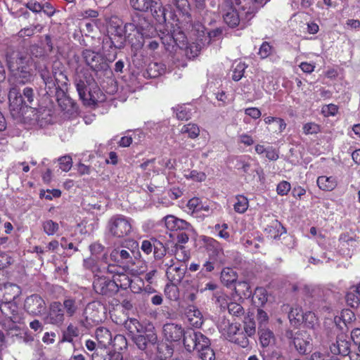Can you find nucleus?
Here are the masks:
<instances>
[{"instance_id":"1","label":"nucleus","mask_w":360,"mask_h":360,"mask_svg":"<svg viewBox=\"0 0 360 360\" xmlns=\"http://www.w3.org/2000/svg\"><path fill=\"white\" fill-rule=\"evenodd\" d=\"M163 335L167 341L176 342L183 337V343L188 352L196 350L202 360H214L215 354L210 347V340L202 333L192 329L184 330L175 323H166L162 328Z\"/></svg>"},{"instance_id":"2","label":"nucleus","mask_w":360,"mask_h":360,"mask_svg":"<svg viewBox=\"0 0 360 360\" xmlns=\"http://www.w3.org/2000/svg\"><path fill=\"white\" fill-rule=\"evenodd\" d=\"M20 294V288L15 284L0 285V310L11 322V326H8V330H19L23 323L22 314L19 313L15 301Z\"/></svg>"},{"instance_id":"3","label":"nucleus","mask_w":360,"mask_h":360,"mask_svg":"<svg viewBox=\"0 0 360 360\" xmlns=\"http://www.w3.org/2000/svg\"><path fill=\"white\" fill-rule=\"evenodd\" d=\"M248 7L241 0H225L222 5L223 18L230 27H236L240 23L245 26L251 18H246Z\"/></svg>"},{"instance_id":"4","label":"nucleus","mask_w":360,"mask_h":360,"mask_svg":"<svg viewBox=\"0 0 360 360\" xmlns=\"http://www.w3.org/2000/svg\"><path fill=\"white\" fill-rule=\"evenodd\" d=\"M8 68L15 81L25 84L33 78L32 73V60L28 57H23L19 53L13 54L7 58Z\"/></svg>"},{"instance_id":"5","label":"nucleus","mask_w":360,"mask_h":360,"mask_svg":"<svg viewBox=\"0 0 360 360\" xmlns=\"http://www.w3.org/2000/svg\"><path fill=\"white\" fill-rule=\"evenodd\" d=\"M9 108L13 117L22 115L24 110L31 108L34 100L33 89L26 87L22 95L16 88H12L8 94Z\"/></svg>"},{"instance_id":"6","label":"nucleus","mask_w":360,"mask_h":360,"mask_svg":"<svg viewBox=\"0 0 360 360\" xmlns=\"http://www.w3.org/2000/svg\"><path fill=\"white\" fill-rule=\"evenodd\" d=\"M218 329L226 340L245 348L249 345L248 338L240 329L238 323H231L226 319H221L218 324Z\"/></svg>"},{"instance_id":"7","label":"nucleus","mask_w":360,"mask_h":360,"mask_svg":"<svg viewBox=\"0 0 360 360\" xmlns=\"http://www.w3.org/2000/svg\"><path fill=\"white\" fill-rule=\"evenodd\" d=\"M134 30V23H127L123 25L122 22L117 19L112 20L109 27V32L111 35L112 42L114 44L115 46L119 49L123 47L126 41V34L129 31Z\"/></svg>"},{"instance_id":"8","label":"nucleus","mask_w":360,"mask_h":360,"mask_svg":"<svg viewBox=\"0 0 360 360\" xmlns=\"http://www.w3.org/2000/svg\"><path fill=\"white\" fill-rule=\"evenodd\" d=\"M131 219L124 215H115L108 221V230L115 237L122 238L132 231Z\"/></svg>"},{"instance_id":"9","label":"nucleus","mask_w":360,"mask_h":360,"mask_svg":"<svg viewBox=\"0 0 360 360\" xmlns=\"http://www.w3.org/2000/svg\"><path fill=\"white\" fill-rule=\"evenodd\" d=\"M153 34V27L145 20H141L138 25H135V30L129 31L126 34V41L132 46H141L144 37H149Z\"/></svg>"},{"instance_id":"10","label":"nucleus","mask_w":360,"mask_h":360,"mask_svg":"<svg viewBox=\"0 0 360 360\" xmlns=\"http://www.w3.org/2000/svg\"><path fill=\"white\" fill-rule=\"evenodd\" d=\"M167 37L169 39V41H173L178 47L181 49L186 48V54L189 58L196 57L201 49L200 45L195 43H192L189 44L188 46H186V37L184 32L179 30V27L171 30Z\"/></svg>"},{"instance_id":"11","label":"nucleus","mask_w":360,"mask_h":360,"mask_svg":"<svg viewBox=\"0 0 360 360\" xmlns=\"http://www.w3.org/2000/svg\"><path fill=\"white\" fill-rule=\"evenodd\" d=\"M76 87L80 98L84 104L91 105L105 101V95L99 88L95 86L93 89L87 91L84 82L82 80L77 82Z\"/></svg>"},{"instance_id":"12","label":"nucleus","mask_w":360,"mask_h":360,"mask_svg":"<svg viewBox=\"0 0 360 360\" xmlns=\"http://www.w3.org/2000/svg\"><path fill=\"white\" fill-rule=\"evenodd\" d=\"M164 266L166 267V276L168 280L173 284H179L183 279L186 273L185 265L175 262L173 259H165Z\"/></svg>"},{"instance_id":"13","label":"nucleus","mask_w":360,"mask_h":360,"mask_svg":"<svg viewBox=\"0 0 360 360\" xmlns=\"http://www.w3.org/2000/svg\"><path fill=\"white\" fill-rule=\"evenodd\" d=\"M135 252L133 250L122 247L114 248L110 253V259L112 262L127 268L135 264Z\"/></svg>"},{"instance_id":"14","label":"nucleus","mask_w":360,"mask_h":360,"mask_svg":"<svg viewBox=\"0 0 360 360\" xmlns=\"http://www.w3.org/2000/svg\"><path fill=\"white\" fill-rule=\"evenodd\" d=\"M102 273L96 274L93 283L94 290L101 295H107L111 292H115L112 276H108L105 274L107 273V266L103 267Z\"/></svg>"},{"instance_id":"15","label":"nucleus","mask_w":360,"mask_h":360,"mask_svg":"<svg viewBox=\"0 0 360 360\" xmlns=\"http://www.w3.org/2000/svg\"><path fill=\"white\" fill-rule=\"evenodd\" d=\"M202 241L210 259L216 261L218 263H223L224 262L223 248L218 241L212 238L205 236H202Z\"/></svg>"},{"instance_id":"16","label":"nucleus","mask_w":360,"mask_h":360,"mask_svg":"<svg viewBox=\"0 0 360 360\" xmlns=\"http://www.w3.org/2000/svg\"><path fill=\"white\" fill-rule=\"evenodd\" d=\"M117 267L114 265H107V273L112 276L115 291L117 288L127 289L131 284V278L124 272L117 271Z\"/></svg>"},{"instance_id":"17","label":"nucleus","mask_w":360,"mask_h":360,"mask_svg":"<svg viewBox=\"0 0 360 360\" xmlns=\"http://www.w3.org/2000/svg\"><path fill=\"white\" fill-rule=\"evenodd\" d=\"M25 309L30 314L39 315L46 309L44 300L38 295H32L26 298Z\"/></svg>"},{"instance_id":"18","label":"nucleus","mask_w":360,"mask_h":360,"mask_svg":"<svg viewBox=\"0 0 360 360\" xmlns=\"http://www.w3.org/2000/svg\"><path fill=\"white\" fill-rule=\"evenodd\" d=\"M40 75L46 87L49 90H51L56 85L58 87H61L63 84H66L67 77L62 72H60L58 74L55 72L54 76L52 77L47 70H40Z\"/></svg>"},{"instance_id":"19","label":"nucleus","mask_w":360,"mask_h":360,"mask_svg":"<svg viewBox=\"0 0 360 360\" xmlns=\"http://www.w3.org/2000/svg\"><path fill=\"white\" fill-rule=\"evenodd\" d=\"M311 340L310 335L305 331H298L293 337L294 345L301 354H306L311 349Z\"/></svg>"},{"instance_id":"20","label":"nucleus","mask_w":360,"mask_h":360,"mask_svg":"<svg viewBox=\"0 0 360 360\" xmlns=\"http://www.w3.org/2000/svg\"><path fill=\"white\" fill-rule=\"evenodd\" d=\"M351 343L349 338L345 333H341L337 336L336 343L330 346V352L333 354L346 356L350 352Z\"/></svg>"},{"instance_id":"21","label":"nucleus","mask_w":360,"mask_h":360,"mask_svg":"<svg viewBox=\"0 0 360 360\" xmlns=\"http://www.w3.org/2000/svg\"><path fill=\"white\" fill-rule=\"evenodd\" d=\"M258 333L259 343L264 349V352H266L269 355L270 350L274 349L276 345V337L274 333L268 328H259Z\"/></svg>"},{"instance_id":"22","label":"nucleus","mask_w":360,"mask_h":360,"mask_svg":"<svg viewBox=\"0 0 360 360\" xmlns=\"http://www.w3.org/2000/svg\"><path fill=\"white\" fill-rule=\"evenodd\" d=\"M165 227L170 231L187 230L193 231V228L189 223L185 220L179 219L174 215H167L164 217Z\"/></svg>"},{"instance_id":"23","label":"nucleus","mask_w":360,"mask_h":360,"mask_svg":"<svg viewBox=\"0 0 360 360\" xmlns=\"http://www.w3.org/2000/svg\"><path fill=\"white\" fill-rule=\"evenodd\" d=\"M48 319L52 324H60L63 322L64 311L62 304L55 302L51 304Z\"/></svg>"},{"instance_id":"24","label":"nucleus","mask_w":360,"mask_h":360,"mask_svg":"<svg viewBox=\"0 0 360 360\" xmlns=\"http://www.w3.org/2000/svg\"><path fill=\"white\" fill-rule=\"evenodd\" d=\"M95 336L100 347L106 348L112 342V334L110 330L103 326L97 328L95 330Z\"/></svg>"},{"instance_id":"25","label":"nucleus","mask_w":360,"mask_h":360,"mask_svg":"<svg viewBox=\"0 0 360 360\" xmlns=\"http://www.w3.org/2000/svg\"><path fill=\"white\" fill-rule=\"evenodd\" d=\"M186 316L188 323L195 328H200L203 323V317L199 309L193 306L189 305L186 310Z\"/></svg>"},{"instance_id":"26","label":"nucleus","mask_w":360,"mask_h":360,"mask_svg":"<svg viewBox=\"0 0 360 360\" xmlns=\"http://www.w3.org/2000/svg\"><path fill=\"white\" fill-rule=\"evenodd\" d=\"M316 184L321 190L331 191L336 188L338 181L336 177L333 176H320L317 178Z\"/></svg>"},{"instance_id":"27","label":"nucleus","mask_w":360,"mask_h":360,"mask_svg":"<svg viewBox=\"0 0 360 360\" xmlns=\"http://www.w3.org/2000/svg\"><path fill=\"white\" fill-rule=\"evenodd\" d=\"M153 160L156 167V175L163 174L166 170H170L174 167L170 158L159 157Z\"/></svg>"},{"instance_id":"28","label":"nucleus","mask_w":360,"mask_h":360,"mask_svg":"<svg viewBox=\"0 0 360 360\" xmlns=\"http://www.w3.org/2000/svg\"><path fill=\"white\" fill-rule=\"evenodd\" d=\"M347 302L352 307H357L360 303V283L349 289L346 295Z\"/></svg>"},{"instance_id":"29","label":"nucleus","mask_w":360,"mask_h":360,"mask_svg":"<svg viewBox=\"0 0 360 360\" xmlns=\"http://www.w3.org/2000/svg\"><path fill=\"white\" fill-rule=\"evenodd\" d=\"M243 4L248 7L245 12L246 18H252L253 14L257 11L259 6L266 4L268 0H241Z\"/></svg>"},{"instance_id":"30","label":"nucleus","mask_w":360,"mask_h":360,"mask_svg":"<svg viewBox=\"0 0 360 360\" xmlns=\"http://www.w3.org/2000/svg\"><path fill=\"white\" fill-rule=\"evenodd\" d=\"M166 71L165 64L158 62H151L149 63L147 69V72L150 77H158Z\"/></svg>"},{"instance_id":"31","label":"nucleus","mask_w":360,"mask_h":360,"mask_svg":"<svg viewBox=\"0 0 360 360\" xmlns=\"http://www.w3.org/2000/svg\"><path fill=\"white\" fill-rule=\"evenodd\" d=\"M234 210L239 214H243L246 212L249 207V201L248 198L243 195H238L235 198V202L233 205Z\"/></svg>"},{"instance_id":"32","label":"nucleus","mask_w":360,"mask_h":360,"mask_svg":"<svg viewBox=\"0 0 360 360\" xmlns=\"http://www.w3.org/2000/svg\"><path fill=\"white\" fill-rule=\"evenodd\" d=\"M130 4L135 10L146 11L149 8L152 9L158 4L151 0H130Z\"/></svg>"},{"instance_id":"33","label":"nucleus","mask_w":360,"mask_h":360,"mask_svg":"<svg viewBox=\"0 0 360 360\" xmlns=\"http://www.w3.org/2000/svg\"><path fill=\"white\" fill-rule=\"evenodd\" d=\"M180 133L187 134L188 137L192 139H196L200 134L199 127L193 123L184 124L180 129Z\"/></svg>"},{"instance_id":"34","label":"nucleus","mask_w":360,"mask_h":360,"mask_svg":"<svg viewBox=\"0 0 360 360\" xmlns=\"http://www.w3.org/2000/svg\"><path fill=\"white\" fill-rule=\"evenodd\" d=\"M237 280L236 273L230 268H224L221 273V281L226 286L236 282Z\"/></svg>"},{"instance_id":"35","label":"nucleus","mask_w":360,"mask_h":360,"mask_svg":"<svg viewBox=\"0 0 360 360\" xmlns=\"http://www.w3.org/2000/svg\"><path fill=\"white\" fill-rule=\"evenodd\" d=\"M304 314L303 313L301 308L295 307L292 308L288 314L289 320L292 325L297 326L302 323Z\"/></svg>"},{"instance_id":"36","label":"nucleus","mask_w":360,"mask_h":360,"mask_svg":"<svg viewBox=\"0 0 360 360\" xmlns=\"http://www.w3.org/2000/svg\"><path fill=\"white\" fill-rule=\"evenodd\" d=\"M79 335V330L78 327L70 324L67 329L63 332L62 342H72L74 338Z\"/></svg>"},{"instance_id":"37","label":"nucleus","mask_w":360,"mask_h":360,"mask_svg":"<svg viewBox=\"0 0 360 360\" xmlns=\"http://www.w3.org/2000/svg\"><path fill=\"white\" fill-rule=\"evenodd\" d=\"M125 328L133 335L136 333H142L143 332V327L136 319H129L125 322Z\"/></svg>"},{"instance_id":"38","label":"nucleus","mask_w":360,"mask_h":360,"mask_svg":"<svg viewBox=\"0 0 360 360\" xmlns=\"http://www.w3.org/2000/svg\"><path fill=\"white\" fill-rule=\"evenodd\" d=\"M98 259L94 257H89L84 260V266L86 269H90L95 275L96 274L102 273L103 266H98Z\"/></svg>"},{"instance_id":"39","label":"nucleus","mask_w":360,"mask_h":360,"mask_svg":"<svg viewBox=\"0 0 360 360\" xmlns=\"http://www.w3.org/2000/svg\"><path fill=\"white\" fill-rule=\"evenodd\" d=\"M246 65L242 61H235L233 64L232 79L234 81H239L243 76Z\"/></svg>"},{"instance_id":"40","label":"nucleus","mask_w":360,"mask_h":360,"mask_svg":"<svg viewBox=\"0 0 360 360\" xmlns=\"http://www.w3.org/2000/svg\"><path fill=\"white\" fill-rule=\"evenodd\" d=\"M184 176L188 179L195 182H202L205 180L206 175L204 172L197 170H185Z\"/></svg>"},{"instance_id":"41","label":"nucleus","mask_w":360,"mask_h":360,"mask_svg":"<svg viewBox=\"0 0 360 360\" xmlns=\"http://www.w3.org/2000/svg\"><path fill=\"white\" fill-rule=\"evenodd\" d=\"M172 251L174 253L176 259L179 262H186L190 257L189 252L181 245L176 244L174 250Z\"/></svg>"},{"instance_id":"42","label":"nucleus","mask_w":360,"mask_h":360,"mask_svg":"<svg viewBox=\"0 0 360 360\" xmlns=\"http://www.w3.org/2000/svg\"><path fill=\"white\" fill-rule=\"evenodd\" d=\"M82 56L88 65L92 68H95L96 67V62L99 58L98 53L91 50H85L83 51Z\"/></svg>"},{"instance_id":"43","label":"nucleus","mask_w":360,"mask_h":360,"mask_svg":"<svg viewBox=\"0 0 360 360\" xmlns=\"http://www.w3.org/2000/svg\"><path fill=\"white\" fill-rule=\"evenodd\" d=\"M187 207L189 211L199 212L200 210H208V207L205 206L198 198H193L190 199L187 203Z\"/></svg>"},{"instance_id":"44","label":"nucleus","mask_w":360,"mask_h":360,"mask_svg":"<svg viewBox=\"0 0 360 360\" xmlns=\"http://www.w3.org/2000/svg\"><path fill=\"white\" fill-rule=\"evenodd\" d=\"M140 168L148 176L152 174L156 175V167L153 158L145 160L140 165Z\"/></svg>"},{"instance_id":"45","label":"nucleus","mask_w":360,"mask_h":360,"mask_svg":"<svg viewBox=\"0 0 360 360\" xmlns=\"http://www.w3.org/2000/svg\"><path fill=\"white\" fill-rule=\"evenodd\" d=\"M42 227L44 231L48 236H53L58 232L59 229V224L53 220L49 219L43 222Z\"/></svg>"},{"instance_id":"46","label":"nucleus","mask_w":360,"mask_h":360,"mask_svg":"<svg viewBox=\"0 0 360 360\" xmlns=\"http://www.w3.org/2000/svg\"><path fill=\"white\" fill-rule=\"evenodd\" d=\"M244 334L246 337H252L255 334L256 326L254 319L251 317H245L244 321Z\"/></svg>"},{"instance_id":"47","label":"nucleus","mask_w":360,"mask_h":360,"mask_svg":"<svg viewBox=\"0 0 360 360\" xmlns=\"http://www.w3.org/2000/svg\"><path fill=\"white\" fill-rule=\"evenodd\" d=\"M63 311L65 310L68 316H72L77 311L78 306L75 300L72 299H67L63 302Z\"/></svg>"},{"instance_id":"48","label":"nucleus","mask_w":360,"mask_h":360,"mask_svg":"<svg viewBox=\"0 0 360 360\" xmlns=\"http://www.w3.org/2000/svg\"><path fill=\"white\" fill-rule=\"evenodd\" d=\"M221 307L225 309L227 307L229 312L236 316H239L243 314V308L239 304L236 302H230L229 304H221Z\"/></svg>"},{"instance_id":"49","label":"nucleus","mask_w":360,"mask_h":360,"mask_svg":"<svg viewBox=\"0 0 360 360\" xmlns=\"http://www.w3.org/2000/svg\"><path fill=\"white\" fill-rule=\"evenodd\" d=\"M176 116L179 120H188L191 116V110L187 105L178 106L175 109Z\"/></svg>"},{"instance_id":"50","label":"nucleus","mask_w":360,"mask_h":360,"mask_svg":"<svg viewBox=\"0 0 360 360\" xmlns=\"http://www.w3.org/2000/svg\"><path fill=\"white\" fill-rule=\"evenodd\" d=\"M253 300L255 303L257 300L258 304H264L267 300L266 290L263 288H257L253 295Z\"/></svg>"},{"instance_id":"51","label":"nucleus","mask_w":360,"mask_h":360,"mask_svg":"<svg viewBox=\"0 0 360 360\" xmlns=\"http://www.w3.org/2000/svg\"><path fill=\"white\" fill-rule=\"evenodd\" d=\"M144 287V282L143 280L139 277H134V278L131 279V284L129 286L131 290L134 293H139L141 292Z\"/></svg>"},{"instance_id":"52","label":"nucleus","mask_w":360,"mask_h":360,"mask_svg":"<svg viewBox=\"0 0 360 360\" xmlns=\"http://www.w3.org/2000/svg\"><path fill=\"white\" fill-rule=\"evenodd\" d=\"M112 345L115 350H122L127 347V340L124 336L122 335H115L112 337Z\"/></svg>"},{"instance_id":"53","label":"nucleus","mask_w":360,"mask_h":360,"mask_svg":"<svg viewBox=\"0 0 360 360\" xmlns=\"http://www.w3.org/2000/svg\"><path fill=\"white\" fill-rule=\"evenodd\" d=\"M302 323H304L308 328H314L317 323V318L314 313L311 311L305 312Z\"/></svg>"},{"instance_id":"54","label":"nucleus","mask_w":360,"mask_h":360,"mask_svg":"<svg viewBox=\"0 0 360 360\" xmlns=\"http://www.w3.org/2000/svg\"><path fill=\"white\" fill-rule=\"evenodd\" d=\"M265 124H271L272 123L279 124V132H283L286 127V124L284 120L280 117L269 116L264 119Z\"/></svg>"},{"instance_id":"55","label":"nucleus","mask_w":360,"mask_h":360,"mask_svg":"<svg viewBox=\"0 0 360 360\" xmlns=\"http://www.w3.org/2000/svg\"><path fill=\"white\" fill-rule=\"evenodd\" d=\"M60 168L64 172H68L72 166V158L65 155L58 159Z\"/></svg>"},{"instance_id":"56","label":"nucleus","mask_w":360,"mask_h":360,"mask_svg":"<svg viewBox=\"0 0 360 360\" xmlns=\"http://www.w3.org/2000/svg\"><path fill=\"white\" fill-rule=\"evenodd\" d=\"M250 160H251L250 157L240 158L237 162V168L238 169H241L243 172L245 173L248 172L250 167L251 166Z\"/></svg>"},{"instance_id":"57","label":"nucleus","mask_w":360,"mask_h":360,"mask_svg":"<svg viewBox=\"0 0 360 360\" xmlns=\"http://www.w3.org/2000/svg\"><path fill=\"white\" fill-rule=\"evenodd\" d=\"M310 360H337V359L330 356L326 351H316L311 354Z\"/></svg>"},{"instance_id":"58","label":"nucleus","mask_w":360,"mask_h":360,"mask_svg":"<svg viewBox=\"0 0 360 360\" xmlns=\"http://www.w3.org/2000/svg\"><path fill=\"white\" fill-rule=\"evenodd\" d=\"M146 333V338L148 342L155 344L157 341V335L154 332V327L151 324H148V328H143V332Z\"/></svg>"},{"instance_id":"59","label":"nucleus","mask_w":360,"mask_h":360,"mask_svg":"<svg viewBox=\"0 0 360 360\" xmlns=\"http://www.w3.org/2000/svg\"><path fill=\"white\" fill-rule=\"evenodd\" d=\"M257 319L259 323V329L262 326H266L269 321V316L266 311L262 309H257Z\"/></svg>"},{"instance_id":"60","label":"nucleus","mask_w":360,"mask_h":360,"mask_svg":"<svg viewBox=\"0 0 360 360\" xmlns=\"http://www.w3.org/2000/svg\"><path fill=\"white\" fill-rule=\"evenodd\" d=\"M172 3L177 10L181 11L183 14L188 13L189 7L188 0H172Z\"/></svg>"},{"instance_id":"61","label":"nucleus","mask_w":360,"mask_h":360,"mask_svg":"<svg viewBox=\"0 0 360 360\" xmlns=\"http://www.w3.org/2000/svg\"><path fill=\"white\" fill-rule=\"evenodd\" d=\"M61 195V191L58 189L47 190L46 191H42L40 193V197L46 200H51L54 198H59Z\"/></svg>"},{"instance_id":"62","label":"nucleus","mask_w":360,"mask_h":360,"mask_svg":"<svg viewBox=\"0 0 360 360\" xmlns=\"http://www.w3.org/2000/svg\"><path fill=\"white\" fill-rule=\"evenodd\" d=\"M302 129L305 134H317L320 131L319 126L314 122L304 124Z\"/></svg>"},{"instance_id":"63","label":"nucleus","mask_w":360,"mask_h":360,"mask_svg":"<svg viewBox=\"0 0 360 360\" xmlns=\"http://www.w3.org/2000/svg\"><path fill=\"white\" fill-rule=\"evenodd\" d=\"M272 53V46L268 42H264L259 50L258 54L261 58H266Z\"/></svg>"},{"instance_id":"64","label":"nucleus","mask_w":360,"mask_h":360,"mask_svg":"<svg viewBox=\"0 0 360 360\" xmlns=\"http://www.w3.org/2000/svg\"><path fill=\"white\" fill-rule=\"evenodd\" d=\"M133 339L136 345L140 349H144L147 345L146 338L142 333H137L134 335Z\"/></svg>"}]
</instances>
